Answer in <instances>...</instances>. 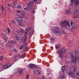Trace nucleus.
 Wrapping results in <instances>:
<instances>
[{"label":"nucleus","instance_id":"a19ab883","mask_svg":"<svg viewBox=\"0 0 79 79\" xmlns=\"http://www.w3.org/2000/svg\"><path fill=\"white\" fill-rule=\"evenodd\" d=\"M32 30V28L31 27H29L28 30L29 31H31Z\"/></svg>","mask_w":79,"mask_h":79},{"label":"nucleus","instance_id":"9d476101","mask_svg":"<svg viewBox=\"0 0 79 79\" xmlns=\"http://www.w3.org/2000/svg\"><path fill=\"white\" fill-rule=\"evenodd\" d=\"M68 74L70 76H72V77H75V74H74L73 72L71 71H70L68 73Z\"/></svg>","mask_w":79,"mask_h":79},{"label":"nucleus","instance_id":"69168bd1","mask_svg":"<svg viewBox=\"0 0 79 79\" xmlns=\"http://www.w3.org/2000/svg\"><path fill=\"white\" fill-rule=\"evenodd\" d=\"M37 68H39V67H37Z\"/></svg>","mask_w":79,"mask_h":79},{"label":"nucleus","instance_id":"79ce46f5","mask_svg":"<svg viewBox=\"0 0 79 79\" xmlns=\"http://www.w3.org/2000/svg\"><path fill=\"white\" fill-rule=\"evenodd\" d=\"M73 71H74V72H76V71H77V69H76V68H73Z\"/></svg>","mask_w":79,"mask_h":79},{"label":"nucleus","instance_id":"f3484780","mask_svg":"<svg viewBox=\"0 0 79 79\" xmlns=\"http://www.w3.org/2000/svg\"><path fill=\"white\" fill-rule=\"evenodd\" d=\"M23 69H20L19 71V74L20 75H21L22 74H23Z\"/></svg>","mask_w":79,"mask_h":79},{"label":"nucleus","instance_id":"4be33fe9","mask_svg":"<svg viewBox=\"0 0 79 79\" xmlns=\"http://www.w3.org/2000/svg\"><path fill=\"white\" fill-rule=\"evenodd\" d=\"M65 77V76H64V75L62 74L61 75V76L60 77V78L61 79H63Z\"/></svg>","mask_w":79,"mask_h":79},{"label":"nucleus","instance_id":"8fccbe9b","mask_svg":"<svg viewBox=\"0 0 79 79\" xmlns=\"http://www.w3.org/2000/svg\"><path fill=\"white\" fill-rule=\"evenodd\" d=\"M50 74V72H49V71H48L47 72V75H48L49 74Z\"/></svg>","mask_w":79,"mask_h":79},{"label":"nucleus","instance_id":"423d86ee","mask_svg":"<svg viewBox=\"0 0 79 79\" xmlns=\"http://www.w3.org/2000/svg\"><path fill=\"white\" fill-rule=\"evenodd\" d=\"M66 52V49L61 48L58 50L57 51V53L58 54H60V53H64Z\"/></svg>","mask_w":79,"mask_h":79},{"label":"nucleus","instance_id":"680f3d73","mask_svg":"<svg viewBox=\"0 0 79 79\" xmlns=\"http://www.w3.org/2000/svg\"><path fill=\"white\" fill-rule=\"evenodd\" d=\"M11 23L13 24L14 23V21H11Z\"/></svg>","mask_w":79,"mask_h":79},{"label":"nucleus","instance_id":"393cba45","mask_svg":"<svg viewBox=\"0 0 79 79\" xmlns=\"http://www.w3.org/2000/svg\"><path fill=\"white\" fill-rule=\"evenodd\" d=\"M60 45L58 44H56V46H55V48L56 49H58V48H60Z\"/></svg>","mask_w":79,"mask_h":79},{"label":"nucleus","instance_id":"f257e3e1","mask_svg":"<svg viewBox=\"0 0 79 79\" xmlns=\"http://www.w3.org/2000/svg\"><path fill=\"white\" fill-rule=\"evenodd\" d=\"M60 24L61 27L64 29H67L68 26L69 27H70L71 26L69 24V22L66 20L61 21L60 23Z\"/></svg>","mask_w":79,"mask_h":79},{"label":"nucleus","instance_id":"2f4dec72","mask_svg":"<svg viewBox=\"0 0 79 79\" xmlns=\"http://www.w3.org/2000/svg\"><path fill=\"white\" fill-rule=\"evenodd\" d=\"M11 7L12 8H15V4H11Z\"/></svg>","mask_w":79,"mask_h":79},{"label":"nucleus","instance_id":"ea45409f","mask_svg":"<svg viewBox=\"0 0 79 79\" xmlns=\"http://www.w3.org/2000/svg\"><path fill=\"white\" fill-rule=\"evenodd\" d=\"M26 79H29V75H27L26 76Z\"/></svg>","mask_w":79,"mask_h":79},{"label":"nucleus","instance_id":"c85d7f7f","mask_svg":"<svg viewBox=\"0 0 79 79\" xmlns=\"http://www.w3.org/2000/svg\"><path fill=\"white\" fill-rule=\"evenodd\" d=\"M8 46L10 47H11V44L10 42H8L7 44Z\"/></svg>","mask_w":79,"mask_h":79},{"label":"nucleus","instance_id":"338daca9","mask_svg":"<svg viewBox=\"0 0 79 79\" xmlns=\"http://www.w3.org/2000/svg\"><path fill=\"white\" fill-rule=\"evenodd\" d=\"M8 35H9V33H8Z\"/></svg>","mask_w":79,"mask_h":79},{"label":"nucleus","instance_id":"0e129e2a","mask_svg":"<svg viewBox=\"0 0 79 79\" xmlns=\"http://www.w3.org/2000/svg\"><path fill=\"white\" fill-rule=\"evenodd\" d=\"M76 79H79V78H76Z\"/></svg>","mask_w":79,"mask_h":79},{"label":"nucleus","instance_id":"5fc2aeb1","mask_svg":"<svg viewBox=\"0 0 79 79\" xmlns=\"http://www.w3.org/2000/svg\"><path fill=\"white\" fill-rule=\"evenodd\" d=\"M2 34L3 36H6V35H5V34L3 33H2Z\"/></svg>","mask_w":79,"mask_h":79},{"label":"nucleus","instance_id":"e433bc0d","mask_svg":"<svg viewBox=\"0 0 79 79\" xmlns=\"http://www.w3.org/2000/svg\"><path fill=\"white\" fill-rule=\"evenodd\" d=\"M7 31L8 33H10L11 32V30H10V29L9 27H8L7 28Z\"/></svg>","mask_w":79,"mask_h":79},{"label":"nucleus","instance_id":"473e14b6","mask_svg":"<svg viewBox=\"0 0 79 79\" xmlns=\"http://www.w3.org/2000/svg\"><path fill=\"white\" fill-rule=\"evenodd\" d=\"M22 16H25V12H23L22 13Z\"/></svg>","mask_w":79,"mask_h":79},{"label":"nucleus","instance_id":"bf43d9fd","mask_svg":"<svg viewBox=\"0 0 79 79\" xmlns=\"http://www.w3.org/2000/svg\"><path fill=\"white\" fill-rule=\"evenodd\" d=\"M42 79H45V77H43L42 78Z\"/></svg>","mask_w":79,"mask_h":79},{"label":"nucleus","instance_id":"e2e57ef3","mask_svg":"<svg viewBox=\"0 0 79 79\" xmlns=\"http://www.w3.org/2000/svg\"><path fill=\"white\" fill-rule=\"evenodd\" d=\"M77 63H78V65H79V61H78V62Z\"/></svg>","mask_w":79,"mask_h":79},{"label":"nucleus","instance_id":"58836bf2","mask_svg":"<svg viewBox=\"0 0 79 79\" xmlns=\"http://www.w3.org/2000/svg\"><path fill=\"white\" fill-rule=\"evenodd\" d=\"M17 13H22V11H21V10H19L16 11Z\"/></svg>","mask_w":79,"mask_h":79},{"label":"nucleus","instance_id":"4c0bfd02","mask_svg":"<svg viewBox=\"0 0 79 79\" xmlns=\"http://www.w3.org/2000/svg\"><path fill=\"white\" fill-rule=\"evenodd\" d=\"M70 11V10H68L66 11V12L67 13V14H68L69 13V12Z\"/></svg>","mask_w":79,"mask_h":79},{"label":"nucleus","instance_id":"13d9d810","mask_svg":"<svg viewBox=\"0 0 79 79\" xmlns=\"http://www.w3.org/2000/svg\"><path fill=\"white\" fill-rule=\"evenodd\" d=\"M16 16H18L19 17H21L18 14H16Z\"/></svg>","mask_w":79,"mask_h":79},{"label":"nucleus","instance_id":"412c9836","mask_svg":"<svg viewBox=\"0 0 79 79\" xmlns=\"http://www.w3.org/2000/svg\"><path fill=\"white\" fill-rule=\"evenodd\" d=\"M70 24L71 26H74V25H75L76 24V23L74 22H73V21H71L70 23Z\"/></svg>","mask_w":79,"mask_h":79},{"label":"nucleus","instance_id":"dca6fc26","mask_svg":"<svg viewBox=\"0 0 79 79\" xmlns=\"http://www.w3.org/2000/svg\"><path fill=\"white\" fill-rule=\"evenodd\" d=\"M74 13H77L78 15H79V8L77 9H75L74 11Z\"/></svg>","mask_w":79,"mask_h":79},{"label":"nucleus","instance_id":"7c9ffc66","mask_svg":"<svg viewBox=\"0 0 79 79\" xmlns=\"http://www.w3.org/2000/svg\"><path fill=\"white\" fill-rule=\"evenodd\" d=\"M37 72L38 74H39V75H40V74H41V72L40 71V70H38Z\"/></svg>","mask_w":79,"mask_h":79},{"label":"nucleus","instance_id":"ddd939ff","mask_svg":"<svg viewBox=\"0 0 79 79\" xmlns=\"http://www.w3.org/2000/svg\"><path fill=\"white\" fill-rule=\"evenodd\" d=\"M26 24L24 22V21H23L21 23L19 24V26H20V27H25V25Z\"/></svg>","mask_w":79,"mask_h":79},{"label":"nucleus","instance_id":"864d4df0","mask_svg":"<svg viewBox=\"0 0 79 79\" xmlns=\"http://www.w3.org/2000/svg\"><path fill=\"white\" fill-rule=\"evenodd\" d=\"M77 75L78 76H79V72H77Z\"/></svg>","mask_w":79,"mask_h":79},{"label":"nucleus","instance_id":"37998d69","mask_svg":"<svg viewBox=\"0 0 79 79\" xmlns=\"http://www.w3.org/2000/svg\"><path fill=\"white\" fill-rule=\"evenodd\" d=\"M3 59V56H1L0 57V61H2Z\"/></svg>","mask_w":79,"mask_h":79},{"label":"nucleus","instance_id":"0eeeda50","mask_svg":"<svg viewBox=\"0 0 79 79\" xmlns=\"http://www.w3.org/2000/svg\"><path fill=\"white\" fill-rule=\"evenodd\" d=\"M8 64H8L4 65H2V68L4 69H8V68H9L10 66H12V64H10L9 65Z\"/></svg>","mask_w":79,"mask_h":79},{"label":"nucleus","instance_id":"49530a36","mask_svg":"<svg viewBox=\"0 0 79 79\" xmlns=\"http://www.w3.org/2000/svg\"><path fill=\"white\" fill-rule=\"evenodd\" d=\"M13 50L16 53H17V50H16V49H13Z\"/></svg>","mask_w":79,"mask_h":79},{"label":"nucleus","instance_id":"f03ea898","mask_svg":"<svg viewBox=\"0 0 79 79\" xmlns=\"http://www.w3.org/2000/svg\"><path fill=\"white\" fill-rule=\"evenodd\" d=\"M27 7L24 8V10L26 11H29L30 10H31L32 8L34 6L33 2H29L27 3Z\"/></svg>","mask_w":79,"mask_h":79},{"label":"nucleus","instance_id":"f8f14e48","mask_svg":"<svg viewBox=\"0 0 79 79\" xmlns=\"http://www.w3.org/2000/svg\"><path fill=\"white\" fill-rule=\"evenodd\" d=\"M22 16H20L18 18H16L15 20L16 21H23L24 19L22 18Z\"/></svg>","mask_w":79,"mask_h":79},{"label":"nucleus","instance_id":"a878e982","mask_svg":"<svg viewBox=\"0 0 79 79\" xmlns=\"http://www.w3.org/2000/svg\"><path fill=\"white\" fill-rule=\"evenodd\" d=\"M59 56L60 58H63V54L62 53H60L59 54Z\"/></svg>","mask_w":79,"mask_h":79},{"label":"nucleus","instance_id":"a18cd8bd","mask_svg":"<svg viewBox=\"0 0 79 79\" xmlns=\"http://www.w3.org/2000/svg\"><path fill=\"white\" fill-rule=\"evenodd\" d=\"M25 31H26L27 32H29V29H28V28H26Z\"/></svg>","mask_w":79,"mask_h":79},{"label":"nucleus","instance_id":"6e6d98bb","mask_svg":"<svg viewBox=\"0 0 79 79\" xmlns=\"http://www.w3.org/2000/svg\"><path fill=\"white\" fill-rule=\"evenodd\" d=\"M41 0H39L38 1V2H39V3H40V2H41Z\"/></svg>","mask_w":79,"mask_h":79},{"label":"nucleus","instance_id":"cd10ccee","mask_svg":"<svg viewBox=\"0 0 79 79\" xmlns=\"http://www.w3.org/2000/svg\"><path fill=\"white\" fill-rule=\"evenodd\" d=\"M25 43H24L23 44V45L21 46L20 47V50H21L22 49H23V47H24V45H25Z\"/></svg>","mask_w":79,"mask_h":79},{"label":"nucleus","instance_id":"20e7f679","mask_svg":"<svg viewBox=\"0 0 79 79\" xmlns=\"http://www.w3.org/2000/svg\"><path fill=\"white\" fill-rule=\"evenodd\" d=\"M54 29H55V30H54L53 31V33L54 34L57 35H61V32L58 30H56V29H58V27H55L54 28Z\"/></svg>","mask_w":79,"mask_h":79},{"label":"nucleus","instance_id":"3c124183","mask_svg":"<svg viewBox=\"0 0 79 79\" xmlns=\"http://www.w3.org/2000/svg\"><path fill=\"white\" fill-rule=\"evenodd\" d=\"M60 31L61 32L62 34H63L64 33V30H61V31Z\"/></svg>","mask_w":79,"mask_h":79},{"label":"nucleus","instance_id":"bb28decb","mask_svg":"<svg viewBox=\"0 0 79 79\" xmlns=\"http://www.w3.org/2000/svg\"><path fill=\"white\" fill-rule=\"evenodd\" d=\"M70 58H71V59H73L75 57H74V55L71 54L70 56Z\"/></svg>","mask_w":79,"mask_h":79},{"label":"nucleus","instance_id":"a211bd4d","mask_svg":"<svg viewBox=\"0 0 79 79\" xmlns=\"http://www.w3.org/2000/svg\"><path fill=\"white\" fill-rule=\"evenodd\" d=\"M37 0H29V2H32L33 3H35L37 2Z\"/></svg>","mask_w":79,"mask_h":79},{"label":"nucleus","instance_id":"2eb2a0df","mask_svg":"<svg viewBox=\"0 0 79 79\" xmlns=\"http://www.w3.org/2000/svg\"><path fill=\"white\" fill-rule=\"evenodd\" d=\"M15 39L17 40V41H19L20 40V38L18 36H15Z\"/></svg>","mask_w":79,"mask_h":79},{"label":"nucleus","instance_id":"7ed1b4c3","mask_svg":"<svg viewBox=\"0 0 79 79\" xmlns=\"http://www.w3.org/2000/svg\"><path fill=\"white\" fill-rule=\"evenodd\" d=\"M27 34H28V32L25 31L24 33L25 38L23 37L21 39L22 42L24 43V44L26 43L27 41Z\"/></svg>","mask_w":79,"mask_h":79},{"label":"nucleus","instance_id":"774afa93","mask_svg":"<svg viewBox=\"0 0 79 79\" xmlns=\"http://www.w3.org/2000/svg\"><path fill=\"white\" fill-rule=\"evenodd\" d=\"M48 79H51L50 78H48Z\"/></svg>","mask_w":79,"mask_h":79},{"label":"nucleus","instance_id":"052dcab7","mask_svg":"<svg viewBox=\"0 0 79 79\" xmlns=\"http://www.w3.org/2000/svg\"><path fill=\"white\" fill-rule=\"evenodd\" d=\"M19 58H21V56L19 55L18 56Z\"/></svg>","mask_w":79,"mask_h":79},{"label":"nucleus","instance_id":"c03bdc74","mask_svg":"<svg viewBox=\"0 0 79 79\" xmlns=\"http://www.w3.org/2000/svg\"><path fill=\"white\" fill-rule=\"evenodd\" d=\"M24 54H22L21 55V58H24Z\"/></svg>","mask_w":79,"mask_h":79},{"label":"nucleus","instance_id":"39448f33","mask_svg":"<svg viewBox=\"0 0 79 79\" xmlns=\"http://www.w3.org/2000/svg\"><path fill=\"white\" fill-rule=\"evenodd\" d=\"M75 58L74 59H71V61L72 62H77V60H79V55H75Z\"/></svg>","mask_w":79,"mask_h":79},{"label":"nucleus","instance_id":"4468645a","mask_svg":"<svg viewBox=\"0 0 79 79\" xmlns=\"http://www.w3.org/2000/svg\"><path fill=\"white\" fill-rule=\"evenodd\" d=\"M74 53L75 54V55H79V50L77 49H76L75 50Z\"/></svg>","mask_w":79,"mask_h":79},{"label":"nucleus","instance_id":"6e6552de","mask_svg":"<svg viewBox=\"0 0 79 79\" xmlns=\"http://www.w3.org/2000/svg\"><path fill=\"white\" fill-rule=\"evenodd\" d=\"M73 6H72L74 7L75 6V7H77V6H79V0H75L74 1V3H73Z\"/></svg>","mask_w":79,"mask_h":79},{"label":"nucleus","instance_id":"de8ad7c7","mask_svg":"<svg viewBox=\"0 0 79 79\" xmlns=\"http://www.w3.org/2000/svg\"><path fill=\"white\" fill-rule=\"evenodd\" d=\"M13 4L14 5H15H15H16V4H17V3H16V1H14Z\"/></svg>","mask_w":79,"mask_h":79},{"label":"nucleus","instance_id":"aec40b11","mask_svg":"<svg viewBox=\"0 0 79 79\" xmlns=\"http://www.w3.org/2000/svg\"><path fill=\"white\" fill-rule=\"evenodd\" d=\"M33 33H34V31H32L31 32L29 33V35L30 36V37H32V34H33Z\"/></svg>","mask_w":79,"mask_h":79},{"label":"nucleus","instance_id":"4d7b16f0","mask_svg":"<svg viewBox=\"0 0 79 79\" xmlns=\"http://www.w3.org/2000/svg\"><path fill=\"white\" fill-rule=\"evenodd\" d=\"M7 5L8 7H10V4H9V3H8Z\"/></svg>","mask_w":79,"mask_h":79},{"label":"nucleus","instance_id":"c756f323","mask_svg":"<svg viewBox=\"0 0 79 79\" xmlns=\"http://www.w3.org/2000/svg\"><path fill=\"white\" fill-rule=\"evenodd\" d=\"M62 72H63L64 71V70L65 69V68L64 66L62 67Z\"/></svg>","mask_w":79,"mask_h":79},{"label":"nucleus","instance_id":"c9c22d12","mask_svg":"<svg viewBox=\"0 0 79 79\" xmlns=\"http://www.w3.org/2000/svg\"><path fill=\"white\" fill-rule=\"evenodd\" d=\"M11 42L12 44H15L16 43V41L12 40L11 41Z\"/></svg>","mask_w":79,"mask_h":79},{"label":"nucleus","instance_id":"1a4fd4ad","mask_svg":"<svg viewBox=\"0 0 79 79\" xmlns=\"http://www.w3.org/2000/svg\"><path fill=\"white\" fill-rule=\"evenodd\" d=\"M55 41V40L54 39V36L52 35L50 37V42L51 44H53Z\"/></svg>","mask_w":79,"mask_h":79},{"label":"nucleus","instance_id":"f704fd0d","mask_svg":"<svg viewBox=\"0 0 79 79\" xmlns=\"http://www.w3.org/2000/svg\"><path fill=\"white\" fill-rule=\"evenodd\" d=\"M2 12H4V10H5V9H4V7H3V5H2Z\"/></svg>","mask_w":79,"mask_h":79},{"label":"nucleus","instance_id":"603ef678","mask_svg":"<svg viewBox=\"0 0 79 79\" xmlns=\"http://www.w3.org/2000/svg\"><path fill=\"white\" fill-rule=\"evenodd\" d=\"M17 33H18V34H19V33H20V31L19 30H18L17 31Z\"/></svg>","mask_w":79,"mask_h":79},{"label":"nucleus","instance_id":"09e8293b","mask_svg":"<svg viewBox=\"0 0 79 79\" xmlns=\"http://www.w3.org/2000/svg\"><path fill=\"white\" fill-rule=\"evenodd\" d=\"M26 49H27V47L26 46H25L23 48V51H25V50H26Z\"/></svg>","mask_w":79,"mask_h":79},{"label":"nucleus","instance_id":"b1692460","mask_svg":"<svg viewBox=\"0 0 79 79\" xmlns=\"http://www.w3.org/2000/svg\"><path fill=\"white\" fill-rule=\"evenodd\" d=\"M18 70L17 69H14V71H13L14 74H16V72L18 71Z\"/></svg>","mask_w":79,"mask_h":79},{"label":"nucleus","instance_id":"9b49d317","mask_svg":"<svg viewBox=\"0 0 79 79\" xmlns=\"http://www.w3.org/2000/svg\"><path fill=\"white\" fill-rule=\"evenodd\" d=\"M29 68L34 69V68H35V65L32 64H30L29 65Z\"/></svg>","mask_w":79,"mask_h":79},{"label":"nucleus","instance_id":"6ab92c4d","mask_svg":"<svg viewBox=\"0 0 79 79\" xmlns=\"http://www.w3.org/2000/svg\"><path fill=\"white\" fill-rule=\"evenodd\" d=\"M73 1L74 0H71V3L70 5V6H74V3H73Z\"/></svg>","mask_w":79,"mask_h":79},{"label":"nucleus","instance_id":"72a5a7b5","mask_svg":"<svg viewBox=\"0 0 79 79\" xmlns=\"http://www.w3.org/2000/svg\"><path fill=\"white\" fill-rule=\"evenodd\" d=\"M20 32H22V34H23L24 33V30L23 28L20 29Z\"/></svg>","mask_w":79,"mask_h":79},{"label":"nucleus","instance_id":"5701e85b","mask_svg":"<svg viewBox=\"0 0 79 79\" xmlns=\"http://www.w3.org/2000/svg\"><path fill=\"white\" fill-rule=\"evenodd\" d=\"M17 7L18 8H19V9H21V8H22V6L21 4H18V5Z\"/></svg>","mask_w":79,"mask_h":79}]
</instances>
